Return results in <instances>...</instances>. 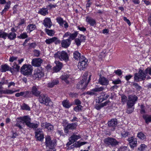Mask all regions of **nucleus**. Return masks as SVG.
Returning <instances> with one entry per match:
<instances>
[{
	"instance_id": "9b49d317",
	"label": "nucleus",
	"mask_w": 151,
	"mask_h": 151,
	"mask_svg": "<svg viewBox=\"0 0 151 151\" xmlns=\"http://www.w3.org/2000/svg\"><path fill=\"white\" fill-rule=\"evenodd\" d=\"M35 137L37 140L42 141L44 138L43 132L42 129L38 128L35 132Z\"/></svg>"
},
{
	"instance_id": "69168bd1",
	"label": "nucleus",
	"mask_w": 151,
	"mask_h": 151,
	"mask_svg": "<svg viewBox=\"0 0 151 151\" xmlns=\"http://www.w3.org/2000/svg\"><path fill=\"white\" fill-rule=\"evenodd\" d=\"M12 90L9 89H6L4 90V94H12Z\"/></svg>"
},
{
	"instance_id": "f257e3e1",
	"label": "nucleus",
	"mask_w": 151,
	"mask_h": 151,
	"mask_svg": "<svg viewBox=\"0 0 151 151\" xmlns=\"http://www.w3.org/2000/svg\"><path fill=\"white\" fill-rule=\"evenodd\" d=\"M22 117H21L20 119L23 120L22 123L25 124L27 126L31 128H36L38 126V124H35L31 122V119L30 117L28 116H25Z\"/></svg>"
},
{
	"instance_id": "412c9836",
	"label": "nucleus",
	"mask_w": 151,
	"mask_h": 151,
	"mask_svg": "<svg viewBox=\"0 0 151 151\" xmlns=\"http://www.w3.org/2000/svg\"><path fill=\"white\" fill-rule=\"evenodd\" d=\"M20 67L17 64V63L14 62L13 63V65L12 67H10V71L11 73H14L15 72H19L20 70Z\"/></svg>"
},
{
	"instance_id": "1a4fd4ad",
	"label": "nucleus",
	"mask_w": 151,
	"mask_h": 151,
	"mask_svg": "<svg viewBox=\"0 0 151 151\" xmlns=\"http://www.w3.org/2000/svg\"><path fill=\"white\" fill-rule=\"evenodd\" d=\"M128 98L127 103V106L130 107H132L137 101L138 97L135 95H131L128 96Z\"/></svg>"
},
{
	"instance_id": "8fccbe9b",
	"label": "nucleus",
	"mask_w": 151,
	"mask_h": 151,
	"mask_svg": "<svg viewBox=\"0 0 151 151\" xmlns=\"http://www.w3.org/2000/svg\"><path fill=\"white\" fill-rule=\"evenodd\" d=\"M133 86L138 91H140L142 88V87L139 86L138 83H134L133 84Z\"/></svg>"
},
{
	"instance_id": "4c0bfd02",
	"label": "nucleus",
	"mask_w": 151,
	"mask_h": 151,
	"mask_svg": "<svg viewBox=\"0 0 151 151\" xmlns=\"http://www.w3.org/2000/svg\"><path fill=\"white\" fill-rule=\"evenodd\" d=\"M137 137L142 140H143L146 138L145 135L142 132H139L137 134Z\"/></svg>"
},
{
	"instance_id": "6ab92c4d",
	"label": "nucleus",
	"mask_w": 151,
	"mask_h": 151,
	"mask_svg": "<svg viewBox=\"0 0 151 151\" xmlns=\"http://www.w3.org/2000/svg\"><path fill=\"white\" fill-rule=\"evenodd\" d=\"M42 62V60L40 58L34 59L32 61V64L34 66L39 67L40 65Z\"/></svg>"
},
{
	"instance_id": "2eb2a0df",
	"label": "nucleus",
	"mask_w": 151,
	"mask_h": 151,
	"mask_svg": "<svg viewBox=\"0 0 151 151\" xmlns=\"http://www.w3.org/2000/svg\"><path fill=\"white\" fill-rule=\"evenodd\" d=\"M45 42L47 44H50L53 42H54L55 44H57L60 43V41L57 37H54L52 38L46 39Z\"/></svg>"
},
{
	"instance_id": "c03bdc74",
	"label": "nucleus",
	"mask_w": 151,
	"mask_h": 151,
	"mask_svg": "<svg viewBox=\"0 0 151 151\" xmlns=\"http://www.w3.org/2000/svg\"><path fill=\"white\" fill-rule=\"evenodd\" d=\"M78 34V32L77 31L71 34L70 33V37L68 39H69L70 40V39H71L72 40H73L75 39L76 37H77Z\"/></svg>"
},
{
	"instance_id": "e2e57ef3",
	"label": "nucleus",
	"mask_w": 151,
	"mask_h": 151,
	"mask_svg": "<svg viewBox=\"0 0 151 151\" xmlns=\"http://www.w3.org/2000/svg\"><path fill=\"white\" fill-rule=\"evenodd\" d=\"M1 84L3 85L4 84H7L8 83V80H5L4 78H2L1 81L0 82Z\"/></svg>"
},
{
	"instance_id": "20e7f679",
	"label": "nucleus",
	"mask_w": 151,
	"mask_h": 151,
	"mask_svg": "<svg viewBox=\"0 0 151 151\" xmlns=\"http://www.w3.org/2000/svg\"><path fill=\"white\" fill-rule=\"evenodd\" d=\"M32 70L31 65L25 64L21 68L20 72L23 75L28 76L32 74Z\"/></svg>"
},
{
	"instance_id": "0eeeda50",
	"label": "nucleus",
	"mask_w": 151,
	"mask_h": 151,
	"mask_svg": "<svg viewBox=\"0 0 151 151\" xmlns=\"http://www.w3.org/2000/svg\"><path fill=\"white\" fill-rule=\"evenodd\" d=\"M45 144L46 147L47 148H54L56 144V142L54 140H51V137L47 135L45 137Z\"/></svg>"
},
{
	"instance_id": "338daca9",
	"label": "nucleus",
	"mask_w": 151,
	"mask_h": 151,
	"mask_svg": "<svg viewBox=\"0 0 151 151\" xmlns=\"http://www.w3.org/2000/svg\"><path fill=\"white\" fill-rule=\"evenodd\" d=\"M17 58V57L12 56L10 57L9 59V61L10 62H13L14 60H16Z\"/></svg>"
},
{
	"instance_id": "393cba45",
	"label": "nucleus",
	"mask_w": 151,
	"mask_h": 151,
	"mask_svg": "<svg viewBox=\"0 0 151 151\" xmlns=\"http://www.w3.org/2000/svg\"><path fill=\"white\" fill-rule=\"evenodd\" d=\"M100 84L103 85H106L108 84L109 81L104 77H100L99 79Z\"/></svg>"
},
{
	"instance_id": "13d9d810",
	"label": "nucleus",
	"mask_w": 151,
	"mask_h": 151,
	"mask_svg": "<svg viewBox=\"0 0 151 151\" xmlns=\"http://www.w3.org/2000/svg\"><path fill=\"white\" fill-rule=\"evenodd\" d=\"M114 73H115L116 74L118 75V76H121L122 73V70L120 69H118L116 70H115Z\"/></svg>"
},
{
	"instance_id": "aec40b11",
	"label": "nucleus",
	"mask_w": 151,
	"mask_h": 151,
	"mask_svg": "<svg viewBox=\"0 0 151 151\" xmlns=\"http://www.w3.org/2000/svg\"><path fill=\"white\" fill-rule=\"evenodd\" d=\"M44 73L40 70L37 69L35 72V73L33 74V77L35 78H40L43 76Z\"/></svg>"
},
{
	"instance_id": "774afa93",
	"label": "nucleus",
	"mask_w": 151,
	"mask_h": 151,
	"mask_svg": "<svg viewBox=\"0 0 151 151\" xmlns=\"http://www.w3.org/2000/svg\"><path fill=\"white\" fill-rule=\"evenodd\" d=\"M145 72L147 74H149L150 75H151V68H148L145 70Z\"/></svg>"
},
{
	"instance_id": "cd10ccee",
	"label": "nucleus",
	"mask_w": 151,
	"mask_h": 151,
	"mask_svg": "<svg viewBox=\"0 0 151 151\" xmlns=\"http://www.w3.org/2000/svg\"><path fill=\"white\" fill-rule=\"evenodd\" d=\"M0 71L2 72H5L7 71H10V67L6 64L1 65Z\"/></svg>"
},
{
	"instance_id": "c85d7f7f",
	"label": "nucleus",
	"mask_w": 151,
	"mask_h": 151,
	"mask_svg": "<svg viewBox=\"0 0 151 151\" xmlns=\"http://www.w3.org/2000/svg\"><path fill=\"white\" fill-rule=\"evenodd\" d=\"M48 8H42L40 9L38 12V13L43 16H45L48 14Z\"/></svg>"
},
{
	"instance_id": "79ce46f5",
	"label": "nucleus",
	"mask_w": 151,
	"mask_h": 151,
	"mask_svg": "<svg viewBox=\"0 0 151 151\" xmlns=\"http://www.w3.org/2000/svg\"><path fill=\"white\" fill-rule=\"evenodd\" d=\"M87 80V78L85 77L83 78L81 81L79 82L80 83V84L81 85H84V86H85V87H86L88 84V83L86 82V81Z\"/></svg>"
},
{
	"instance_id": "39448f33",
	"label": "nucleus",
	"mask_w": 151,
	"mask_h": 151,
	"mask_svg": "<svg viewBox=\"0 0 151 151\" xmlns=\"http://www.w3.org/2000/svg\"><path fill=\"white\" fill-rule=\"evenodd\" d=\"M55 58L58 59L60 60L67 62L69 60V56L67 53L65 51H58L54 54Z\"/></svg>"
},
{
	"instance_id": "4468645a",
	"label": "nucleus",
	"mask_w": 151,
	"mask_h": 151,
	"mask_svg": "<svg viewBox=\"0 0 151 151\" xmlns=\"http://www.w3.org/2000/svg\"><path fill=\"white\" fill-rule=\"evenodd\" d=\"M110 93H106L105 92L101 93L100 96L99 97V102L101 103L104 101L106 100L110 97Z\"/></svg>"
},
{
	"instance_id": "e433bc0d",
	"label": "nucleus",
	"mask_w": 151,
	"mask_h": 151,
	"mask_svg": "<svg viewBox=\"0 0 151 151\" xmlns=\"http://www.w3.org/2000/svg\"><path fill=\"white\" fill-rule=\"evenodd\" d=\"M81 137L79 135H77L73 134L70 137V138L72 140L73 142H74L76 141L78 139H80Z\"/></svg>"
},
{
	"instance_id": "f8f14e48",
	"label": "nucleus",
	"mask_w": 151,
	"mask_h": 151,
	"mask_svg": "<svg viewBox=\"0 0 151 151\" xmlns=\"http://www.w3.org/2000/svg\"><path fill=\"white\" fill-rule=\"evenodd\" d=\"M104 89V88L101 86L100 87L95 88L90 90V91H88L86 93V94L90 96L96 95V93L95 92H100L103 91Z\"/></svg>"
},
{
	"instance_id": "7c9ffc66",
	"label": "nucleus",
	"mask_w": 151,
	"mask_h": 151,
	"mask_svg": "<svg viewBox=\"0 0 151 151\" xmlns=\"http://www.w3.org/2000/svg\"><path fill=\"white\" fill-rule=\"evenodd\" d=\"M62 104L64 107L67 109L70 108L72 106V104L69 103V101L67 100H65L63 101Z\"/></svg>"
},
{
	"instance_id": "c756f323",
	"label": "nucleus",
	"mask_w": 151,
	"mask_h": 151,
	"mask_svg": "<svg viewBox=\"0 0 151 151\" xmlns=\"http://www.w3.org/2000/svg\"><path fill=\"white\" fill-rule=\"evenodd\" d=\"M21 117H20L17 118L16 120V123L15 125V126L18 127L20 129L23 128L20 125L21 123H22L23 122V120H22L21 119H20Z\"/></svg>"
},
{
	"instance_id": "4be33fe9",
	"label": "nucleus",
	"mask_w": 151,
	"mask_h": 151,
	"mask_svg": "<svg viewBox=\"0 0 151 151\" xmlns=\"http://www.w3.org/2000/svg\"><path fill=\"white\" fill-rule=\"evenodd\" d=\"M31 92L32 95L37 97H39L41 94V92L38 90L37 88L35 86H33Z\"/></svg>"
},
{
	"instance_id": "a211bd4d",
	"label": "nucleus",
	"mask_w": 151,
	"mask_h": 151,
	"mask_svg": "<svg viewBox=\"0 0 151 151\" xmlns=\"http://www.w3.org/2000/svg\"><path fill=\"white\" fill-rule=\"evenodd\" d=\"M43 24L45 27L50 28L52 25V23L50 18H46L44 20Z\"/></svg>"
},
{
	"instance_id": "ddd939ff",
	"label": "nucleus",
	"mask_w": 151,
	"mask_h": 151,
	"mask_svg": "<svg viewBox=\"0 0 151 151\" xmlns=\"http://www.w3.org/2000/svg\"><path fill=\"white\" fill-rule=\"evenodd\" d=\"M77 126V124L76 123H72L71 124H68L67 126L65 127L64 130L65 133H68L69 132V130L70 129H76Z\"/></svg>"
},
{
	"instance_id": "a19ab883",
	"label": "nucleus",
	"mask_w": 151,
	"mask_h": 151,
	"mask_svg": "<svg viewBox=\"0 0 151 151\" xmlns=\"http://www.w3.org/2000/svg\"><path fill=\"white\" fill-rule=\"evenodd\" d=\"M87 80V78L85 77L83 78L81 81L79 82L80 83V84L81 85H84V86H85V87H86L88 84V83L86 82V81Z\"/></svg>"
},
{
	"instance_id": "864d4df0",
	"label": "nucleus",
	"mask_w": 151,
	"mask_h": 151,
	"mask_svg": "<svg viewBox=\"0 0 151 151\" xmlns=\"http://www.w3.org/2000/svg\"><path fill=\"white\" fill-rule=\"evenodd\" d=\"M75 41L76 44L78 46L81 45V43L82 42L80 39L79 38H76L75 40Z\"/></svg>"
},
{
	"instance_id": "c9c22d12",
	"label": "nucleus",
	"mask_w": 151,
	"mask_h": 151,
	"mask_svg": "<svg viewBox=\"0 0 151 151\" xmlns=\"http://www.w3.org/2000/svg\"><path fill=\"white\" fill-rule=\"evenodd\" d=\"M69 77V76L68 75H63L60 77L63 80H64L65 83L67 84L69 83V81L68 80Z\"/></svg>"
},
{
	"instance_id": "6e6552de",
	"label": "nucleus",
	"mask_w": 151,
	"mask_h": 151,
	"mask_svg": "<svg viewBox=\"0 0 151 151\" xmlns=\"http://www.w3.org/2000/svg\"><path fill=\"white\" fill-rule=\"evenodd\" d=\"M16 34L13 32H11L9 34L2 31H0V38H2L4 39H6L7 37L10 40H13L15 38Z\"/></svg>"
},
{
	"instance_id": "dca6fc26",
	"label": "nucleus",
	"mask_w": 151,
	"mask_h": 151,
	"mask_svg": "<svg viewBox=\"0 0 151 151\" xmlns=\"http://www.w3.org/2000/svg\"><path fill=\"white\" fill-rule=\"evenodd\" d=\"M56 66L53 68L54 72H57L60 71L63 67V64L62 63L59 61H55V62Z\"/></svg>"
},
{
	"instance_id": "4d7b16f0",
	"label": "nucleus",
	"mask_w": 151,
	"mask_h": 151,
	"mask_svg": "<svg viewBox=\"0 0 151 151\" xmlns=\"http://www.w3.org/2000/svg\"><path fill=\"white\" fill-rule=\"evenodd\" d=\"M134 109V108H132V107H130L128 106H127V109L126 111V112L128 114H130L133 111Z\"/></svg>"
},
{
	"instance_id": "0e129e2a",
	"label": "nucleus",
	"mask_w": 151,
	"mask_h": 151,
	"mask_svg": "<svg viewBox=\"0 0 151 151\" xmlns=\"http://www.w3.org/2000/svg\"><path fill=\"white\" fill-rule=\"evenodd\" d=\"M75 104L77 105H80L81 104V101L78 99H76L74 101Z\"/></svg>"
},
{
	"instance_id": "f3484780",
	"label": "nucleus",
	"mask_w": 151,
	"mask_h": 151,
	"mask_svg": "<svg viewBox=\"0 0 151 151\" xmlns=\"http://www.w3.org/2000/svg\"><path fill=\"white\" fill-rule=\"evenodd\" d=\"M129 145L132 148H134L137 145V139L133 137L129 138L128 139Z\"/></svg>"
},
{
	"instance_id": "680f3d73",
	"label": "nucleus",
	"mask_w": 151,
	"mask_h": 151,
	"mask_svg": "<svg viewBox=\"0 0 151 151\" xmlns=\"http://www.w3.org/2000/svg\"><path fill=\"white\" fill-rule=\"evenodd\" d=\"M33 52L35 56L38 57L40 55V52L39 50H34Z\"/></svg>"
},
{
	"instance_id": "6e6d98bb",
	"label": "nucleus",
	"mask_w": 151,
	"mask_h": 151,
	"mask_svg": "<svg viewBox=\"0 0 151 151\" xmlns=\"http://www.w3.org/2000/svg\"><path fill=\"white\" fill-rule=\"evenodd\" d=\"M122 137H125L127 136L129 134V132L125 131L124 130L122 131L121 134Z\"/></svg>"
},
{
	"instance_id": "37998d69",
	"label": "nucleus",
	"mask_w": 151,
	"mask_h": 151,
	"mask_svg": "<svg viewBox=\"0 0 151 151\" xmlns=\"http://www.w3.org/2000/svg\"><path fill=\"white\" fill-rule=\"evenodd\" d=\"M23 92V97L26 98L31 97H32L31 93L29 91H26Z\"/></svg>"
},
{
	"instance_id": "473e14b6",
	"label": "nucleus",
	"mask_w": 151,
	"mask_h": 151,
	"mask_svg": "<svg viewBox=\"0 0 151 151\" xmlns=\"http://www.w3.org/2000/svg\"><path fill=\"white\" fill-rule=\"evenodd\" d=\"M56 20L60 25L63 27L65 20H64L63 19L60 17H57L56 19Z\"/></svg>"
},
{
	"instance_id": "f704fd0d",
	"label": "nucleus",
	"mask_w": 151,
	"mask_h": 151,
	"mask_svg": "<svg viewBox=\"0 0 151 151\" xmlns=\"http://www.w3.org/2000/svg\"><path fill=\"white\" fill-rule=\"evenodd\" d=\"M81 54L78 51H75L73 53V57L75 60H78L81 59Z\"/></svg>"
},
{
	"instance_id": "7ed1b4c3",
	"label": "nucleus",
	"mask_w": 151,
	"mask_h": 151,
	"mask_svg": "<svg viewBox=\"0 0 151 151\" xmlns=\"http://www.w3.org/2000/svg\"><path fill=\"white\" fill-rule=\"evenodd\" d=\"M39 101L40 103L46 106L52 105V102L50 98L46 94L42 93L39 96Z\"/></svg>"
},
{
	"instance_id": "a878e982",
	"label": "nucleus",
	"mask_w": 151,
	"mask_h": 151,
	"mask_svg": "<svg viewBox=\"0 0 151 151\" xmlns=\"http://www.w3.org/2000/svg\"><path fill=\"white\" fill-rule=\"evenodd\" d=\"M117 124V119H112L108 122V125L109 127H115Z\"/></svg>"
},
{
	"instance_id": "49530a36",
	"label": "nucleus",
	"mask_w": 151,
	"mask_h": 151,
	"mask_svg": "<svg viewBox=\"0 0 151 151\" xmlns=\"http://www.w3.org/2000/svg\"><path fill=\"white\" fill-rule=\"evenodd\" d=\"M147 147V146L145 145L142 144H141L140 147L138 148V150L139 151H143L145 150Z\"/></svg>"
},
{
	"instance_id": "bf43d9fd",
	"label": "nucleus",
	"mask_w": 151,
	"mask_h": 151,
	"mask_svg": "<svg viewBox=\"0 0 151 151\" xmlns=\"http://www.w3.org/2000/svg\"><path fill=\"white\" fill-rule=\"evenodd\" d=\"M69 96L70 97L72 98H76L77 97L78 94L77 93H72L70 92L69 94Z\"/></svg>"
},
{
	"instance_id": "b1692460",
	"label": "nucleus",
	"mask_w": 151,
	"mask_h": 151,
	"mask_svg": "<svg viewBox=\"0 0 151 151\" xmlns=\"http://www.w3.org/2000/svg\"><path fill=\"white\" fill-rule=\"evenodd\" d=\"M70 42L69 39L63 40L61 43L62 47L65 48H67L70 45Z\"/></svg>"
},
{
	"instance_id": "de8ad7c7",
	"label": "nucleus",
	"mask_w": 151,
	"mask_h": 151,
	"mask_svg": "<svg viewBox=\"0 0 151 151\" xmlns=\"http://www.w3.org/2000/svg\"><path fill=\"white\" fill-rule=\"evenodd\" d=\"M83 108V106L81 105H77V106H75L74 108L73 109L74 111L77 112H79V111L81 110Z\"/></svg>"
},
{
	"instance_id": "bb28decb",
	"label": "nucleus",
	"mask_w": 151,
	"mask_h": 151,
	"mask_svg": "<svg viewBox=\"0 0 151 151\" xmlns=\"http://www.w3.org/2000/svg\"><path fill=\"white\" fill-rule=\"evenodd\" d=\"M59 83V81L57 79L53 80L49 83L47 84V87L50 88L53 87L55 85L58 84Z\"/></svg>"
},
{
	"instance_id": "f03ea898",
	"label": "nucleus",
	"mask_w": 151,
	"mask_h": 151,
	"mask_svg": "<svg viewBox=\"0 0 151 151\" xmlns=\"http://www.w3.org/2000/svg\"><path fill=\"white\" fill-rule=\"evenodd\" d=\"M104 141L106 146L110 147H116L119 143L115 139L109 137L105 138Z\"/></svg>"
},
{
	"instance_id": "09e8293b",
	"label": "nucleus",
	"mask_w": 151,
	"mask_h": 151,
	"mask_svg": "<svg viewBox=\"0 0 151 151\" xmlns=\"http://www.w3.org/2000/svg\"><path fill=\"white\" fill-rule=\"evenodd\" d=\"M46 129H47L49 131H51L53 129V127L52 125L50 123H47L46 126Z\"/></svg>"
},
{
	"instance_id": "052dcab7",
	"label": "nucleus",
	"mask_w": 151,
	"mask_h": 151,
	"mask_svg": "<svg viewBox=\"0 0 151 151\" xmlns=\"http://www.w3.org/2000/svg\"><path fill=\"white\" fill-rule=\"evenodd\" d=\"M141 111L140 112L142 114H144L145 113V106L143 105H141L140 106Z\"/></svg>"
},
{
	"instance_id": "3c124183",
	"label": "nucleus",
	"mask_w": 151,
	"mask_h": 151,
	"mask_svg": "<svg viewBox=\"0 0 151 151\" xmlns=\"http://www.w3.org/2000/svg\"><path fill=\"white\" fill-rule=\"evenodd\" d=\"M29 47L28 49H30L32 48H35L37 46V45L35 43L33 42L28 44Z\"/></svg>"
},
{
	"instance_id": "5fc2aeb1",
	"label": "nucleus",
	"mask_w": 151,
	"mask_h": 151,
	"mask_svg": "<svg viewBox=\"0 0 151 151\" xmlns=\"http://www.w3.org/2000/svg\"><path fill=\"white\" fill-rule=\"evenodd\" d=\"M127 96L124 95H123L121 97L122 102L123 104H124L125 102L127 101Z\"/></svg>"
},
{
	"instance_id": "ea45409f",
	"label": "nucleus",
	"mask_w": 151,
	"mask_h": 151,
	"mask_svg": "<svg viewBox=\"0 0 151 151\" xmlns=\"http://www.w3.org/2000/svg\"><path fill=\"white\" fill-rule=\"evenodd\" d=\"M45 30L46 32L49 36H52L54 34L55 32L53 30H50L47 28L45 29Z\"/></svg>"
},
{
	"instance_id": "603ef678",
	"label": "nucleus",
	"mask_w": 151,
	"mask_h": 151,
	"mask_svg": "<svg viewBox=\"0 0 151 151\" xmlns=\"http://www.w3.org/2000/svg\"><path fill=\"white\" fill-rule=\"evenodd\" d=\"M22 108L23 110H27L28 111L30 110V108L29 106L26 104L24 103L23 104V105L22 107Z\"/></svg>"
},
{
	"instance_id": "423d86ee",
	"label": "nucleus",
	"mask_w": 151,
	"mask_h": 151,
	"mask_svg": "<svg viewBox=\"0 0 151 151\" xmlns=\"http://www.w3.org/2000/svg\"><path fill=\"white\" fill-rule=\"evenodd\" d=\"M146 74L145 70L144 71L141 69H139L138 73L135 74L134 80L136 82H138L140 80H144L146 78Z\"/></svg>"
},
{
	"instance_id": "2f4dec72",
	"label": "nucleus",
	"mask_w": 151,
	"mask_h": 151,
	"mask_svg": "<svg viewBox=\"0 0 151 151\" xmlns=\"http://www.w3.org/2000/svg\"><path fill=\"white\" fill-rule=\"evenodd\" d=\"M36 26L35 24H30L28 25L27 28V30H28L27 32H30L36 28Z\"/></svg>"
},
{
	"instance_id": "a18cd8bd",
	"label": "nucleus",
	"mask_w": 151,
	"mask_h": 151,
	"mask_svg": "<svg viewBox=\"0 0 151 151\" xmlns=\"http://www.w3.org/2000/svg\"><path fill=\"white\" fill-rule=\"evenodd\" d=\"M27 37L28 35L26 32H24L20 35L17 36L18 38L21 39H24Z\"/></svg>"
},
{
	"instance_id": "58836bf2",
	"label": "nucleus",
	"mask_w": 151,
	"mask_h": 151,
	"mask_svg": "<svg viewBox=\"0 0 151 151\" xmlns=\"http://www.w3.org/2000/svg\"><path fill=\"white\" fill-rule=\"evenodd\" d=\"M86 143V142H78L74 143L73 145L76 147H79L83 145Z\"/></svg>"
},
{
	"instance_id": "72a5a7b5",
	"label": "nucleus",
	"mask_w": 151,
	"mask_h": 151,
	"mask_svg": "<svg viewBox=\"0 0 151 151\" xmlns=\"http://www.w3.org/2000/svg\"><path fill=\"white\" fill-rule=\"evenodd\" d=\"M143 118L145 120L146 123L148 124L149 122H151V116L144 115L143 116Z\"/></svg>"
},
{
	"instance_id": "5701e85b",
	"label": "nucleus",
	"mask_w": 151,
	"mask_h": 151,
	"mask_svg": "<svg viewBox=\"0 0 151 151\" xmlns=\"http://www.w3.org/2000/svg\"><path fill=\"white\" fill-rule=\"evenodd\" d=\"M86 21L88 23L90 24L91 26H93L96 24L95 20L91 17L88 16L86 17Z\"/></svg>"
},
{
	"instance_id": "9d476101",
	"label": "nucleus",
	"mask_w": 151,
	"mask_h": 151,
	"mask_svg": "<svg viewBox=\"0 0 151 151\" xmlns=\"http://www.w3.org/2000/svg\"><path fill=\"white\" fill-rule=\"evenodd\" d=\"M88 60L84 57L82 56L81 58L80 59L79 62L78 63V68L80 70H83L87 65Z\"/></svg>"
}]
</instances>
